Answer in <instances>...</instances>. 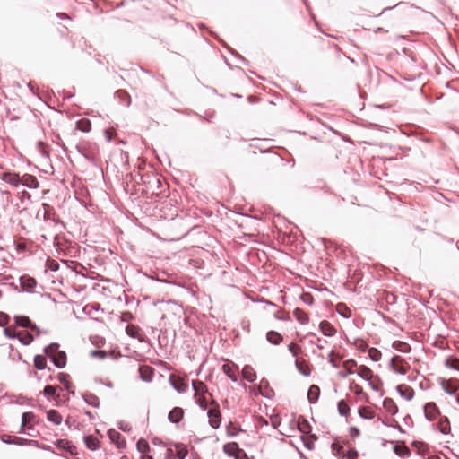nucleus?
Listing matches in <instances>:
<instances>
[{
  "label": "nucleus",
  "mask_w": 459,
  "mask_h": 459,
  "mask_svg": "<svg viewBox=\"0 0 459 459\" xmlns=\"http://www.w3.org/2000/svg\"><path fill=\"white\" fill-rule=\"evenodd\" d=\"M390 367L394 372L401 375H405L410 368L409 364L400 356L393 357L390 361Z\"/></svg>",
  "instance_id": "obj_1"
},
{
  "label": "nucleus",
  "mask_w": 459,
  "mask_h": 459,
  "mask_svg": "<svg viewBox=\"0 0 459 459\" xmlns=\"http://www.w3.org/2000/svg\"><path fill=\"white\" fill-rule=\"evenodd\" d=\"M0 178L13 187L21 186V176L15 172H4Z\"/></svg>",
  "instance_id": "obj_2"
},
{
  "label": "nucleus",
  "mask_w": 459,
  "mask_h": 459,
  "mask_svg": "<svg viewBox=\"0 0 459 459\" xmlns=\"http://www.w3.org/2000/svg\"><path fill=\"white\" fill-rule=\"evenodd\" d=\"M209 424L213 429H218L221 424V417L219 409L213 408L208 411Z\"/></svg>",
  "instance_id": "obj_3"
},
{
  "label": "nucleus",
  "mask_w": 459,
  "mask_h": 459,
  "mask_svg": "<svg viewBox=\"0 0 459 459\" xmlns=\"http://www.w3.org/2000/svg\"><path fill=\"white\" fill-rule=\"evenodd\" d=\"M20 283L23 290L32 292L37 286V281L34 278L29 275H22L20 278Z\"/></svg>",
  "instance_id": "obj_4"
},
{
  "label": "nucleus",
  "mask_w": 459,
  "mask_h": 459,
  "mask_svg": "<svg viewBox=\"0 0 459 459\" xmlns=\"http://www.w3.org/2000/svg\"><path fill=\"white\" fill-rule=\"evenodd\" d=\"M21 186L28 188H38L39 186L38 179L30 174H24L21 176Z\"/></svg>",
  "instance_id": "obj_5"
},
{
  "label": "nucleus",
  "mask_w": 459,
  "mask_h": 459,
  "mask_svg": "<svg viewBox=\"0 0 459 459\" xmlns=\"http://www.w3.org/2000/svg\"><path fill=\"white\" fill-rule=\"evenodd\" d=\"M424 413H425L426 418L429 420H434L439 414V410H438L437 406L436 405V403H428L424 406Z\"/></svg>",
  "instance_id": "obj_6"
},
{
  "label": "nucleus",
  "mask_w": 459,
  "mask_h": 459,
  "mask_svg": "<svg viewBox=\"0 0 459 459\" xmlns=\"http://www.w3.org/2000/svg\"><path fill=\"white\" fill-rule=\"evenodd\" d=\"M15 323L22 327L30 328L32 331L39 333V330L37 325H33L28 316H15Z\"/></svg>",
  "instance_id": "obj_7"
},
{
  "label": "nucleus",
  "mask_w": 459,
  "mask_h": 459,
  "mask_svg": "<svg viewBox=\"0 0 459 459\" xmlns=\"http://www.w3.org/2000/svg\"><path fill=\"white\" fill-rule=\"evenodd\" d=\"M223 372L233 381H238V368L234 364H224L222 366Z\"/></svg>",
  "instance_id": "obj_8"
},
{
  "label": "nucleus",
  "mask_w": 459,
  "mask_h": 459,
  "mask_svg": "<svg viewBox=\"0 0 459 459\" xmlns=\"http://www.w3.org/2000/svg\"><path fill=\"white\" fill-rule=\"evenodd\" d=\"M399 394L407 401H411L414 396L413 389L406 385H399L396 387Z\"/></svg>",
  "instance_id": "obj_9"
},
{
  "label": "nucleus",
  "mask_w": 459,
  "mask_h": 459,
  "mask_svg": "<svg viewBox=\"0 0 459 459\" xmlns=\"http://www.w3.org/2000/svg\"><path fill=\"white\" fill-rule=\"evenodd\" d=\"M442 387L446 393L453 394L459 389V381L456 379L444 381L442 383Z\"/></svg>",
  "instance_id": "obj_10"
},
{
  "label": "nucleus",
  "mask_w": 459,
  "mask_h": 459,
  "mask_svg": "<svg viewBox=\"0 0 459 459\" xmlns=\"http://www.w3.org/2000/svg\"><path fill=\"white\" fill-rule=\"evenodd\" d=\"M51 359L57 368H62L66 365V354L65 351H59Z\"/></svg>",
  "instance_id": "obj_11"
},
{
  "label": "nucleus",
  "mask_w": 459,
  "mask_h": 459,
  "mask_svg": "<svg viewBox=\"0 0 459 459\" xmlns=\"http://www.w3.org/2000/svg\"><path fill=\"white\" fill-rule=\"evenodd\" d=\"M319 327L322 333L325 336H333L336 333L335 328L327 321H322Z\"/></svg>",
  "instance_id": "obj_12"
},
{
  "label": "nucleus",
  "mask_w": 459,
  "mask_h": 459,
  "mask_svg": "<svg viewBox=\"0 0 459 459\" xmlns=\"http://www.w3.org/2000/svg\"><path fill=\"white\" fill-rule=\"evenodd\" d=\"M383 407L392 415H395L398 412V407L394 401L391 398H385L383 401Z\"/></svg>",
  "instance_id": "obj_13"
},
{
  "label": "nucleus",
  "mask_w": 459,
  "mask_h": 459,
  "mask_svg": "<svg viewBox=\"0 0 459 459\" xmlns=\"http://www.w3.org/2000/svg\"><path fill=\"white\" fill-rule=\"evenodd\" d=\"M239 450L238 445L235 442L227 443L223 446V452L229 456L235 457Z\"/></svg>",
  "instance_id": "obj_14"
},
{
  "label": "nucleus",
  "mask_w": 459,
  "mask_h": 459,
  "mask_svg": "<svg viewBox=\"0 0 459 459\" xmlns=\"http://www.w3.org/2000/svg\"><path fill=\"white\" fill-rule=\"evenodd\" d=\"M293 316L296 318V320L299 322L301 325H307L309 322L308 315L300 308H296L293 311Z\"/></svg>",
  "instance_id": "obj_15"
},
{
  "label": "nucleus",
  "mask_w": 459,
  "mask_h": 459,
  "mask_svg": "<svg viewBox=\"0 0 459 459\" xmlns=\"http://www.w3.org/2000/svg\"><path fill=\"white\" fill-rule=\"evenodd\" d=\"M183 414V410L179 407H176L169 413V420L173 423H178L182 419Z\"/></svg>",
  "instance_id": "obj_16"
},
{
  "label": "nucleus",
  "mask_w": 459,
  "mask_h": 459,
  "mask_svg": "<svg viewBox=\"0 0 459 459\" xmlns=\"http://www.w3.org/2000/svg\"><path fill=\"white\" fill-rule=\"evenodd\" d=\"M266 340L274 345L280 344L283 338L281 334H280L278 332L275 331H269L266 334Z\"/></svg>",
  "instance_id": "obj_17"
},
{
  "label": "nucleus",
  "mask_w": 459,
  "mask_h": 459,
  "mask_svg": "<svg viewBox=\"0 0 459 459\" xmlns=\"http://www.w3.org/2000/svg\"><path fill=\"white\" fill-rule=\"evenodd\" d=\"M242 375L243 377L250 383L254 382L256 378L255 372L254 371L253 368L248 365L243 368Z\"/></svg>",
  "instance_id": "obj_18"
},
{
  "label": "nucleus",
  "mask_w": 459,
  "mask_h": 459,
  "mask_svg": "<svg viewBox=\"0 0 459 459\" xmlns=\"http://www.w3.org/2000/svg\"><path fill=\"white\" fill-rule=\"evenodd\" d=\"M47 418L56 425H60L63 420L60 413L56 410H49L47 413Z\"/></svg>",
  "instance_id": "obj_19"
},
{
  "label": "nucleus",
  "mask_w": 459,
  "mask_h": 459,
  "mask_svg": "<svg viewBox=\"0 0 459 459\" xmlns=\"http://www.w3.org/2000/svg\"><path fill=\"white\" fill-rule=\"evenodd\" d=\"M320 394V389L317 385H311L307 392V398L310 403H314L317 401Z\"/></svg>",
  "instance_id": "obj_20"
},
{
  "label": "nucleus",
  "mask_w": 459,
  "mask_h": 459,
  "mask_svg": "<svg viewBox=\"0 0 459 459\" xmlns=\"http://www.w3.org/2000/svg\"><path fill=\"white\" fill-rule=\"evenodd\" d=\"M170 383L178 393H185L187 389V385L179 378L174 379L170 377Z\"/></svg>",
  "instance_id": "obj_21"
},
{
  "label": "nucleus",
  "mask_w": 459,
  "mask_h": 459,
  "mask_svg": "<svg viewBox=\"0 0 459 459\" xmlns=\"http://www.w3.org/2000/svg\"><path fill=\"white\" fill-rule=\"evenodd\" d=\"M193 389L195 393V396L204 394L207 392L206 385L198 380H194L192 382Z\"/></svg>",
  "instance_id": "obj_22"
},
{
  "label": "nucleus",
  "mask_w": 459,
  "mask_h": 459,
  "mask_svg": "<svg viewBox=\"0 0 459 459\" xmlns=\"http://www.w3.org/2000/svg\"><path fill=\"white\" fill-rule=\"evenodd\" d=\"M358 413L361 418L366 420H371L375 417L374 411L368 406L360 407L358 411Z\"/></svg>",
  "instance_id": "obj_23"
},
{
  "label": "nucleus",
  "mask_w": 459,
  "mask_h": 459,
  "mask_svg": "<svg viewBox=\"0 0 459 459\" xmlns=\"http://www.w3.org/2000/svg\"><path fill=\"white\" fill-rule=\"evenodd\" d=\"M76 128L82 132L88 133L91 128V121L87 118H82L77 122Z\"/></svg>",
  "instance_id": "obj_24"
},
{
  "label": "nucleus",
  "mask_w": 459,
  "mask_h": 459,
  "mask_svg": "<svg viewBox=\"0 0 459 459\" xmlns=\"http://www.w3.org/2000/svg\"><path fill=\"white\" fill-rule=\"evenodd\" d=\"M357 374L363 379L369 380L372 377V371L366 366L359 367Z\"/></svg>",
  "instance_id": "obj_25"
},
{
  "label": "nucleus",
  "mask_w": 459,
  "mask_h": 459,
  "mask_svg": "<svg viewBox=\"0 0 459 459\" xmlns=\"http://www.w3.org/2000/svg\"><path fill=\"white\" fill-rule=\"evenodd\" d=\"M83 400L91 406L98 407L100 405L99 398L92 394H85Z\"/></svg>",
  "instance_id": "obj_26"
},
{
  "label": "nucleus",
  "mask_w": 459,
  "mask_h": 459,
  "mask_svg": "<svg viewBox=\"0 0 459 459\" xmlns=\"http://www.w3.org/2000/svg\"><path fill=\"white\" fill-rule=\"evenodd\" d=\"M175 447L177 449L176 455L178 459H185L188 454L186 447L182 444H176Z\"/></svg>",
  "instance_id": "obj_27"
},
{
  "label": "nucleus",
  "mask_w": 459,
  "mask_h": 459,
  "mask_svg": "<svg viewBox=\"0 0 459 459\" xmlns=\"http://www.w3.org/2000/svg\"><path fill=\"white\" fill-rule=\"evenodd\" d=\"M85 444L91 450H96L99 447V440L92 436H88L85 437Z\"/></svg>",
  "instance_id": "obj_28"
},
{
  "label": "nucleus",
  "mask_w": 459,
  "mask_h": 459,
  "mask_svg": "<svg viewBox=\"0 0 459 459\" xmlns=\"http://www.w3.org/2000/svg\"><path fill=\"white\" fill-rule=\"evenodd\" d=\"M393 347L403 353H407L411 351L410 345L403 342H394Z\"/></svg>",
  "instance_id": "obj_29"
},
{
  "label": "nucleus",
  "mask_w": 459,
  "mask_h": 459,
  "mask_svg": "<svg viewBox=\"0 0 459 459\" xmlns=\"http://www.w3.org/2000/svg\"><path fill=\"white\" fill-rule=\"evenodd\" d=\"M59 345L57 343H51L45 348V352L49 358H53L58 351Z\"/></svg>",
  "instance_id": "obj_30"
},
{
  "label": "nucleus",
  "mask_w": 459,
  "mask_h": 459,
  "mask_svg": "<svg viewBox=\"0 0 459 459\" xmlns=\"http://www.w3.org/2000/svg\"><path fill=\"white\" fill-rule=\"evenodd\" d=\"M34 364L38 369H44L47 366V359L42 355H37L34 359Z\"/></svg>",
  "instance_id": "obj_31"
},
{
  "label": "nucleus",
  "mask_w": 459,
  "mask_h": 459,
  "mask_svg": "<svg viewBox=\"0 0 459 459\" xmlns=\"http://www.w3.org/2000/svg\"><path fill=\"white\" fill-rule=\"evenodd\" d=\"M126 333L133 337V338H137V339H140V336H139V332H140V329L139 327L134 325H127L126 328Z\"/></svg>",
  "instance_id": "obj_32"
},
{
  "label": "nucleus",
  "mask_w": 459,
  "mask_h": 459,
  "mask_svg": "<svg viewBox=\"0 0 459 459\" xmlns=\"http://www.w3.org/2000/svg\"><path fill=\"white\" fill-rule=\"evenodd\" d=\"M17 335H18V337H19L20 341H21L22 343H24V344H30V343L32 342V340H33V338H32L31 334L27 333L22 332H22H19V333H17Z\"/></svg>",
  "instance_id": "obj_33"
},
{
  "label": "nucleus",
  "mask_w": 459,
  "mask_h": 459,
  "mask_svg": "<svg viewBox=\"0 0 459 459\" xmlns=\"http://www.w3.org/2000/svg\"><path fill=\"white\" fill-rule=\"evenodd\" d=\"M439 429L443 434H447L450 430V425L447 418L441 419L439 421Z\"/></svg>",
  "instance_id": "obj_34"
},
{
  "label": "nucleus",
  "mask_w": 459,
  "mask_h": 459,
  "mask_svg": "<svg viewBox=\"0 0 459 459\" xmlns=\"http://www.w3.org/2000/svg\"><path fill=\"white\" fill-rule=\"evenodd\" d=\"M338 411L339 413L342 416H346L348 414L350 408L345 401L342 400L338 403Z\"/></svg>",
  "instance_id": "obj_35"
},
{
  "label": "nucleus",
  "mask_w": 459,
  "mask_h": 459,
  "mask_svg": "<svg viewBox=\"0 0 459 459\" xmlns=\"http://www.w3.org/2000/svg\"><path fill=\"white\" fill-rule=\"evenodd\" d=\"M137 449L140 453H146L149 449V444L144 439H140L136 444Z\"/></svg>",
  "instance_id": "obj_36"
},
{
  "label": "nucleus",
  "mask_w": 459,
  "mask_h": 459,
  "mask_svg": "<svg viewBox=\"0 0 459 459\" xmlns=\"http://www.w3.org/2000/svg\"><path fill=\"white\" fill-rule=\"evenodd\" d=\"M108 437L112 442L117 443L119 445L120 438L122 437L120 433L116 431L115 429L108 430Z\"/></svg>",
  "instance_id": "obj_37"
},
{
  "label": "nucleus",
  "mask_w": 459,
  "mask_h": 459,
  "mask_svg": "<svg viewBox=\"0 0 459 459\" xmlns=\"http://www.w3.org/2000/svg\"><path fill=\"white\" fill-rule=\"evenodd\" d=\"M34 419V414L32 412H24L22 416V427H24L28 422L31 421Z\"/></svg>",
  "instance_id": "obj_38"
},
{
  "label": "nucleus",
  "mask_w": 459,
  "mask_h": 459,
  "mask_svg": "<svg viewBox=\"0 0 459 459\" xmlns=\"http://www.w3.org/2000/svg\"><path fill=\"white\" fill-rule=\"evenodd\" d=\"M288 350H289V351H290V352L292 354V356L297 357V356H298V353L300 351V347H299V345H297L296 343L291 342V343L288 346Z\"/></svg>",
  "instance_id": "obj_39"
},
{
  "label": "nucleus",
  "mask_w": 459,
  "mask_h": 459,
  "mask_svg": "<svg viewBox=\"0 0 459 459\" xmlns=\"http://www.w3.org/2000/svg\"><path fill=\"white\" fill-rule=\"evenodd\" d=\"M446 365L454 369L459 370V359H447L446 361Z\"/></svg>",
  "instance_id": "obj_40"
},
{
  "label": "nucleus",
  "mask_w": 459,
  "mask_h": 459,
  "mask_svg": "<svg viewBox=\"0 0 459 459\" xmlns=\"http://www.w3.org/2000/svg\"><path fill=\"white\" fill-rule=\"evenodd\" d=\"M394 452L400 456H405L410 454V451L406 447L395 446Z\"/></svg>",
  "instance_id": "obj_41"
},
{
  "label": "nucleus",
  "mask_w": 459,
  "mask_h": 459,
  "mask_svg": "<svg viewBox=\"0 0 459 459\" xmlns=\"http://www.w3.org/2000/svg\"><path fill=\"white\" fill-rule=\"evenodd\" d=\"M195 397H196V403H198V405L200 407L205 409L207 406V401H206L205 397L204 396V394H201V395H198Z\"/></svg>",
  "instance_id": "obj_42"
},
{
  "label": "nucleus",
  "mask_w": 459,
  "mask_h": 459,
  "mask_svg": "<svg viewBox=\"0 0 459 459\" xmlns=\"http://www.w3.org/2000/svg\"><path fill=\"white\" fill-rule=\"evenodd\" d=\"M91 354L92 357H98L100 359H105L107 357V353L104 351L95 350V351H92Z\"/></svg>",
  "instance_id": "obj_43"
},
{
  "label": "nucleus",
  "mask_w": 459,
  "mask_h": 459,
  "mask_svg": "<svg viewBox=\"0 0 459 459\" xmlns=\"http://www.w3.org/2000/svg\"><path fill=\"white\" fill-rule=\"evenodd\" d=\"M30 441L27 439H23L21 437H14L13 439V444L18 445V446H24L27 445Z\"/></svg>",
  "instance_id": "obj_44"
},
{
  "label": "nucleus",
  "mask_w": 459,
  "mask_h": 459,
  "mask_svg": "<svg viewBox=\"0 0 459 459\" xmlns=\"http://www.w3.org/2000/svg\"><path fill=\"white\" fill-rule=\"evenodd\" d=\"M44 394L48 396L54 395L56 394V387L52 385H47L44 388Z\"/></svg>",
  "instance_id": "obj_45"
},
{
  "label": "nucleus",
  "mask_w": 459,
  "mask_h": 459,
  "mask_svg": "<svg viewBox=\"0 0 459 459\" xmlns=\"http://www.w3.org/2000/svg\"><path fill=\"white\" fill-rule=\"evenodd\" d=\"M104 134H105V138L107 139V141L110 142L113 140V138L115 136V132L113 129H107V130H105Z\"/></svg>",
  "instance_id": "obj_46"
},
{
  "label": "nucleus",
  "mask_w": 459,
  "mask_h": 459,
  "mask_svg": "<svg viewBox=\"0 0 459 459\" xmlns=\"http://www.w3.org/2000/svg\"><path fill=\"white\" fill-rule=\"evenodd\" d=\"M14 437H12L10 435H3L1 439L3 442L6 443V444H13V439Z\"/></svg>",
  "instance_id": "obj_47"
},
{
  "label": "nucleus",
  "mask_w": 459,
  "mask_h": 459,
  "mask_svg": "<svg viewBox=\"0 0 459 459\" xmlns=\"http://www.w3.org/2000/svg\"><path fill=\"white\" fill-rule=\"evenodd\" d=\"M235 459H248L247 454L245 453L244 450L240 449L238 451V453L236 455V456L234 457Z\"/></svg>",
  "instance_id": "obj_48"
},
{
  "label": "nucleus",
  "mask_w": 459,
  "mask_h": 459,
  "mask_svg": "<svg viewBox=\"0 0 459 459\" xmlns=\"http://www.w3.org/2000/svg\"><path fill=\"white\" fill-rule=\"evenodd\" d=\"M7 315H5L4 313H2L0 312V326H4L6 325L7 323Z\"/></svg>",
  "instance_id": "obj_49"
},
{
  "label": "nucleus",
  "mask_w": 459,
  "mask_h": 459,
  "mask_svg": "<svg viewBox=\"0 0 459 459\" xmlns=\"http://www.w3.org/2000/svg\"><path fill=\"white\" fill-rule=\"evenodd\" d=\"M295 364H296V367H297L298 370H299L301 374H303V375H305V376L309 375V372H308V371H306V370H305V368H302L300 367L299 362V360H298V359H296Z\"/></svg>",
  "instance_id": "obj_50"
},
{
  "label": "nucleus",
  "mask_w": 459,
  "mask_h": 459,
  "mask_svg": "<svg viewBox=\"0 0 459 459\" xmlns=\"http://www.w3.org/2000/svg\"><path fill=\"white\" fill-rule=\"evenodd\" d=\"M4 333L6 336H8L10 338H14L16 336L14 330H11L9 328L4 329Z\"/></svg>",
  "instance_id": "obj_51"
},
{
  "label": "nucleus",
  "mask_w": 459,
  "mask_h": 459,
  "mask_svg": "<svg viewBox=\"0 0 459 459\" xmlns=\"http://www.w3.org/2000/svg\"><path fill=\"white\" fill-rule=\"evenodd\" d=\"M381 354L377 351H374V355H372V359L376 361H377L380 359Z\"/></svg>",
  "instance_id": "obj_52"
},
{
  "label": "nucleus",
  "mask_w": 459,
  "mask_h": 459,
  "mask_svg": "<svg viewBox=\"0 0 459 459\" xmlns=\"http://www.w3.org/2000/svg\"><path fill=\"white\" fill-rule=\"evenodd\" d=\"M117 93L118 97H120V98H125V97L128 98L127 93L124 91H118Z\"/></svg>",
  "instance_id": "obj_53"
},
{
  "label": "nucleus",
  "mask_w": 459,
  "mask_h": 459,
  "mask_svg": "<svg viewBox=\"0 0 459 459\" xmlns=\"http://www.w3.org/2000/svg\"><path fill=\"white\" fill-rule=\"evenodd\" d=\"M58 379L60 382L62 383H65V379H66V375L63 374V373H60L58 375Z\"/></svg>",
  "instance_id": "obj_54"
},
{
  "label": "nucleus",
  "mask_w": 459,
  "mask_h": 459,
  "mask_svg": "<svg viewBox=\"0 0 459 459\" xmlns=\"http://www.w3.org/2000/svg\"><path fill=\"white\" fill-rule=\"evenodd\" d=\"M305 426H307V421L306 420H303V423H299V429L301 430V431H305Z\"/></svg>",
  "instance_id": "obj_55"
},
{
  "label": "nucleus",
  "mask_w": 459,
  "mask_h": 459,
  "mask_svg": "<svg viewBox=\"0 0 459 459\" xmlns=\"http://www.w3.org/2000/svg\"><path fill=\"white\" fill-rule=\"evenodd\" d=\"M30 195L27 192V191H22V198H27V199H30Z\"/></svg>",
  "instance_id": "obj_56"
},
{
  "label": "nucleus",
  "mask_w": 459,
  "mask_h": 459,
  "mask_svg": "<svg viewBox=\"0 0 459 459\" xmlns=\"http://www.w3.org/2000/svg\"><path fill=\"white\" fill-rule=\"evenodd\" d=\"M332 355H333V352L330 353L329 355V362L333 366V367H337L336 363L334 362L333 359L332 358Z\"/></svg>",
  "instance_id": "obj_57"
},
{
  "label": "nucleus",
  "mask_w": 459,
  "mask_h": 459,
  "mask_svg": "<svg viewBox=\"0 0 459 459\" xmlns=\"http://www.w3.org/2000/svg\"><path fill=\"white\" fill-rule=\"evenodd\" d=\"M167 453H168V456H169V457H171V456H172L173 450H172L171 448H169V449H168V451H167Z\"/></svg>",
  "instance_id": "obj_58"
},
{
  "label": "nucleus",
  "mask_w": 459,
  "mask_h": 459,
  "mask_svg": "<svg viewBox=\"0 0 459 459\" xmlns=\"http://www.w3.org/2000/svg\"><path fill=\"white\" fill-rule=\"evenodd\" d=\"M142 459H152V457L149 455H143L142 456Z\"/></svg>",
  "instance_id": "obj_59"
},
{
  "label": "nucleus",
  "mask_w": 459,
  "mask_h": 459,
  "mask_svg": "<svg viewBox=\"0 0 459 459\" xmlns=\"http://www.w3.org/2000/svg\"><path fill=\"white\" fill-rule=\"evenodd\" d=\"M455 401H456V403L459 404V394H458V395L456 396Z\"/></svg>",
  "instance_id": "obj_60"
},
{
  "label": "nucleus",
  "mask_w": 459,
  "mask_h": 459,
  "mask_svg": "<svg viewBox=\"0 0 459 459\" xmlns=\"http://www.w3.org/2000/svg\"><path fill=\"white\" fill-rule=\"evenodd\" d=\"M353 434H357L358 435L359 434V430L354 429Z\"/></svg>",
  "instance_id": "obj_61"
},
{
  "label": "nucleus",
  "mask_w": 459,
  "mask_h": 459,
  "mask_svg": "<svg viewBox=\"0 0 459 459\" xmlns=\"http://www.w3.org/2000/svg\"><path fill=\"white\" fill-rule=\"evenodd\" d=\"M353 434H357L358 435L359 434V430L354 429Z\"/></svg>",
  "instance_id": "obj_62"
},
{
  "label": "nucleus",
  "mask_w": 459,
  "mask_h": 459,
  "mask_svg": "<svg viewBox=\"0 0 459 459\" xmlns=\"http://www.w3.org/2000/svg\"><path fill=\"white\" fill-rule=\"evenodd\" d=\"M311 299V298H310V296H307V299H305V298H304V299H305V301H306V302H309V301H308V299Z\"/></svg>",
  "instance_id": "obj_63"
},
{
  "label": "nucleus",
  "mask_w": 459,
  "mask_h": 459,
  "mask_svg": "<svg viewBox=\"0 0 459 459\" xmlns=\"http://www.w3.org/2000/svg\"><path fill=\"white\" fill-rule=\"evenodd\" d=\"M428 459H438V458H435V457H429Z\"/></svg>",
  "instance_id": "obj_64"
}]
</instances>
